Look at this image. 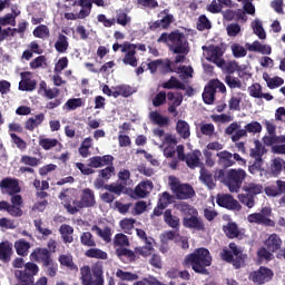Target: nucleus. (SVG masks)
<instances>
[{"label":"nucleus","instance_id":"nucleus-18","mask_svg":"<svg viewBox=\"0 0 285 285\" xmlns=\"http://www.w3.org/2000/svg\"><path fill=\"white\" fill-rule=\"evenodd\" d=\"M38 95L46 97V99H57V97L61 95V90L57 87L48 88L46 80H41L38 88Z\"/></svg>","mask_w":285,"mask_h":285},{"label":"nucleus","instance_id":"nucleus-44","mask_svg":"<svg viewBox=\"0 0 285 285\" xmlns=\"http://www.w3.org/2000/svg\"><path fill=\"white\" fill-rule=\"evenodd\" d=\"M215 95H217L215 89L213 87H210L209 83H207V86H205V89H204V92H203L204 104H206L207 106L213 105L214 101H215Z\"/></svg>","mask_w":285,"mask_h":285},{"label":"nucleus","instance_id":"nucleus-53","mask_svg":"<svg viewBox=\"0 0 285 285\" xmlns=\"http://www.w3.org/2000/svg\"><path fill=\"white\" fill-rule=\"evenodd\" d=\"M65 208L69 213V215H77L81 208H86L82 200H73L72 205L70 203L65 204Z\"/></svg>","mask_w":285,"mask_h":285},{"label":"nucleus","instance_id":"nucleus-9","mask_svg":"<svg viewBox=\"0 0 285 285\" xmlns=\"http://www.w3.org/2000/svg\"><path fill=\"white\" fill-rule=\"evenodd\" d=\"M202 50L206 52L207 61H210L212 63H215L218 68H224L226 66V60H224V51L222 50V47L209 45V46H203Z\"/></svg>","mask_w":285,"mask_h":285},{"label":"nucleus","instance_id":"nucleus-28","mask_svg":"<svg viewBox=\"0 0 285 285\" xmlns=\"http://www.w3.org/2000/svg\"><path fill=\"white\" fill-rule=\"evenodd\" d=\"M91 230L92 233H96L100 239L106 242V244H110V242H112V228L109 226H106L104 229H101L99 226L94 225Z\"/></svg>","mask_w":285,"mask_h":285},{"label":"nucleus","instance_id":"nucleus-27","mask_svg":"<svg viewBox=\"0 0 285 285\" xmlns=\"http://www.w3.org/2000/svg\"><path fill=\"white\" fill-rule=\"evenodd\" d=\"M183 225L185 228H194L195 230H204L205 228L204 222L197 216L185 217Z\"/></svg>","mask_w":285,"mask_h":285},{"label":"nucleus","instance_id":"nucleus-14","mask_svg":"<svg viewBox=\"0 0 285 285\" xmlns=\"http://www.w3.org/2000/svg\"><path fill=\"white\" fill-rule=\"evenodd\" d=\"M229 252L233 254L234 268L239 269L242 266H246V259H248V254L244 253L242 247L237 246L235 243H229Z\"/></svg>","mask_w":285,"mask_h":285},{"label":"nucleus","instance_id":"nucleus-13","mask_svg":"<svg viewBox=\"0 0 285 285\" xmlns=\"http://www.w3.org/2000/svg\"><path fill=\"white\" fill-rule=\"evenodd\" d=\"M21 80L18 86V90L22 92H33L37 90V80L32 79V73L30 71L20 72Z\"/></svg>","mask_w":285,"mask_h":285},{"label":"nucleus","instance_id":"nucleus-41","mask_svg":"<svg viewBox=\"0 0 285 285\" xmlns=\"http://www.w3.org/2000/svg\"><path fill=\"white\" fill-rule=\"evenodd\" d=\"M244 193L252 197H257V195H262V190H264V186L255 183H249L243 187Z\"/></svg>","mask_w":285,"mask_h":285},{"label":"nucleus","instance_id":"nucleus-7","mask_svg":"<svg viewBox=\"0 0 285 285\" xmlns=\"http://www.w3.org/2000/svg\"><path fill=\"white\" fill-rule=\"evenodd\" d=\"M216 157L218 158L217 164L223 168V170H227L226 168L235 166L236 161H238L240 166H244V164H246V160L242 158L239 154H233L228 150L218 151L216 154Z\"/></svg>","mask_w":285,"mask_h":285},{"label":"nucleus","instance_id":"nucleus-38","mask_svg":"<svg viewBox=\"0 0 285 285\" xmlns=\"http://www.w3.org/2000/svg\"><path fill=\"white\" fill-rule=\"evenodd\" d=\"M68 48H70V43L68 42V37H66V35L63 33H59L58 40L55 43V49L60 55H63L65 52L68 51Z\"/></svg>","mask_w":285,"mask_h":285},{"label":"nucleus","instance_id":"nucleus-45","mask_svg":"<svg viewBox=\"0 0 285 285\" xmlns=\"http://www.w3.org/2000/svg\"><path fill=\"white\" fill-rule=\"evenodd\" d=\"M150 120L156 124V126H168V124H170V119L168 117H164L161 116V114H159L158 111H151L149 114Z\"/></svg>","mask_w":285,"mask_h":285},{"label":"nucleus","instance_id":"nucleus-6","mask_svg":"<svg viewBox=\"0 0 285 285\" xmlns=\"http://www.w3.org/2000/svg\"><path fill=\"white\" fill-rule=\"evenodd\" d=\"M271 215H273V209L271 207H263L259 213L249 214L247 222L258 226L275 228V220L271 219Z\"/></svg>","mask_w":285,"mask_h":285},{"label":"nucleus","instance_id":"nucleus-35","mask_svg":"<svg viewBox=\"0 0 285 285\" xmlns=\"http://www.w3.org/2000/svg\"><path fill=\"white\" fill-rule=\"evenodd\" d=\"M114 90V98L117 99L118 97H125V99H128V97H131L134 95L135 90H132V87L128 85H120L117 87H112Z\"/></svg>","mask_w":285,"mask_h":285},{"label":"nucleus","instance_id":"nucleus-12","mask_svg":"<svg viewBox=\"0 0 285 285\" xmlns=\"http://www.w3.org/2000/svg\"><path fill=\"white\" fill-rule=\"evenodd\" d=\"M274 275L275 273H273V269L261 266L256 272H253L249 277L254 284L262 285L266 284V282H271Z\"/></svg>","mask_w":285,"mask_h":285},{"label":"nucleus","instance_id":"nucleus-61","mask_svg":"<svg viewBox=\"0 0 285 285\" xmlns=\"http://www.w3.org/2000/svg\"><path fill=\"white\" fill-rule=\"evenodd\" d=\"M238 199L240 204L247 206V208H253L255 206V197L250 196L249 194H240L238 195Z\"/></svg>","mask_w":285,"mask_h":285},{"label":"nucleus","instance_id":"nucleus-40","mask_svg":"<svg viewBox=\"0 0 285 285\" xmlns=\"http://www.w3.org/2000/svg\"><path fill=\"white\" fill-rule=\"evenodd\" d=\"M176 131L183 139H188V137H190V125H188L186 120H178Z\"/></svg>","mask_w":285,"mask_h":285},{"label":"nucleus","instance_id":"nucleus-10","mask_svg":"<svg viewBox=\"0 0 285 285\" xmlns=\"http://www.w3.org/2000/svg\"><path fill=\"white\" fill-rule=\"evenodd\" d=\"M216 204L220 206V208L234 210L235 213H239V210H242V204H239V200L235 199L230 194H218L216 197Z\"/></svg>","mask_w":285,"mask_h":285},{"label":"nucleus","instance_id":"nucleus-46","mask_svg":"<svg viewBox=\"0 0 285 285\" xmlns=\"http://www.w3.org/2000/svg\"><path fill=\"white\" fill-rule=\"evenodd\" d=\"M85 255L90 259H108V253L99 248H89L85 252Z\"/></svg>","mask_w":285,"mask_h":285},{"label":"nucleus","instance_id":"nucleus-17","mask_svg":"<svg viewBox=\"0 0 285 285\" xmlns=\"http://www.w3.org/2000/svg\"><path fill=\"white\" fill-rule=\"evenodd\" d=\"M112 161H115V157L112 155L94 156L89 158L88 167L104 168V166H112Z\"/></svg>","mask_w":285,"mask_h":285},{"label":"nucleus","instance_id":"nucleus-3","mask_svg":"<svg viewBox=\"0 0 285 285\" xmlns=\"http://www.w3.org/2000/svg\"><path fill=\"white\" fill-rule=\"evenodd\" d=\"M80 279L82 285H104V263L96 262L90 266L85 265L80 268Z\"/></svg>","mask_w":285,"mask_h":285},{"label":"nucleus","instance_id":"nucleus-31","mask_svg":"<svg viewBox=\"0 0 285 285\" xmlns=\"http://www.w3.org/2000/svg\"><path fill=\"white\" fill-rule=\"evenodd\" d=\"M116 255L120 259H128L131 264L137 262V253L135 249H129L126 247L116 248Z\"/></svg>","mask_w":285,"mask_h":285},{"label":"nucleus","instance_id":"nucleus-59","mask_svg":"<svg viewBox=\"0 0 285 285\" xmlns=\"http://www.w3.org/2000/svg\"><path fill=\"white\" fill-rule=\"evenodd\" d=\"M114 175H115V166H112V163H111V165H107L105 169L99 170L98 177L100 179H105V181H108V179H110V177H112Z\"/></svg>","mask_w":285,"mask_h":285},{"label":"nucleus","instance_id":"nucleus-42","mask_svg":"<svg viewBox=\"0 0 285 285\" xmlns=\"http://www.w3.org/2000/svg\"><path fill=\"white\" fill-rule=\"evenodd\" d=\"M116 277H118V279L121 282H137V279H139V275L131 272H126L121 268L116 271Z\"/></svg>","mask_w":285,"mask_h":285},{"label":"nucleus","instance_id":"nucleus-56","mask_svg":"<svg viewBox=\"0 0 285 285\" xmlns=\"http://www.w3.org/2000/svg\"><path fill=\"white\" fill-rule=\"evenodd\" d=\"M33 37L37 39H46V37H50V29L46 24H40L33 30Z\"/></svg>","mask_w":285,"mask_h":285},{"label":"nucleus","instance_id":"nucleus-11","mask_svg":"<svg viewBox=\"0 0 285 285\" xmlns=\"http://www.w3.org/2000/svg\"><path fill=\"white\" fill-rule=\"evenodd\" d=\"M170 186L177 199H193V197H195V189L188 184L181 185L177 181H173Z\"/></svg>","mask_w":285,"mask_h":285},{"label":"nucleus","instance_id":"nucleus-52","mask_svg":"<svg viewBox=\"0 0 285 285\" xmlns=\"http://www.w3.org/2000/svg\"><path fill=\"white\" fill-rule=\"evenodd\" d=\"M145 244L146 245L142 247H135V253L141 257H150V255H153V250H155L153 247V242H147Z\"/></svg>","mask_w":285,"mask_h":285},{"label":"nucleus","instance_id":"nucleus-15","mask_svg":"<svg viewBox=\"0 0 285 285\" xmlns=\"http://www.w3.org/2000/svg\"><path fill=\"white\" fill-rule=\"evenodd\" d=\"M31 259L33 262H38V264H42V266H46V264H50V262H53L55 259L52 258V252L48 248H41L38 247L36 248L31 254H30Z\"/></svg>","mask_w":285,"mask_h":285},{"label":"nucleus","instance_id":"nucleus-19","mask_svg":"<svg viewBox=\"0 0 285 285\" xmlns=\"http://www.w3.org/2000/svg\"><path fill=\"white\" fill-rule=\"evenodd\" d=\"M12 255H14V250L12 249V243L8 240H3L0 243V262L3 264H10L12 259Z\"/></svg>","mask_w":285,"mask_h":285},{"label":"nucleus","instance_id":"nucleus-24","mask_svg":"<svg viewBox=\"0 0 285 285\" xmlns=\"http://www.w3.org/2000/svg\"><path fill=\"white\" fill-rule=\"evenodd\" d=\"M46 120V115L38 114L31 118H28L24 122V130H29V132H35V128H39L41 124Z\"/></svg>","mask_w":285,"mask_h":285},{"label":"nucleus","instance_id":"nucleus-57","mask_svg":"<svg viewBox=\"0 0 285 285\" xmlns=\"http://www.w3.org/2000/svg\"><path fill=\"white\" fill-rule=\"evenodd\" d=\"M42 268H45L46 275H48V277H57V271H59V265L55 261H51L46 265H42Z\"/></svg>","mask_w":285,"mask_h":285},{"label":"nucleus","instance_id":"nucleus-39","mask_svg":"<svg viewBox=\"0 0 285 285\" xmlns=\"http://www.w3.org/2000/svg\"><path fill=\"white\" fill-rule=\"evenodd\" d=\"M170 10L165 9L163 11H160V13L158 14V17H161V14H165L161 19H160V24L163 30H168L170 28V24L175 22V16H173V13H169Z\"/></svg>","mask_w":285,"mask_h":285},{"label":"nucleus","instance_id":"nucleus-5","mask_svg":"<svg viewBox=\"0 0 285 285\" xmlns=\"http://www.w3.org/2000/svg\"><path fill=\"white\" fill-rule=\"evenodd\" d=\"M39 273V266L35 263H27L24 269H18L14 272V275L18 279L16 285H32L35 284V275Z\"/></svg>","mask_w":285,"mask_h":285},{"label":"nucleus","instance_id":"nucleus-47","mask_svg":"<svg viewBox=\"0 0 285 285\" xmlns=\"http://www.w3.org/2000/svg\"><path fill=\"white\" fill-rule=\"evenodd\" d=\"M127 246H130L128 236L122 233L116 234L114 237V248H126Z\"/></svg>","mask_w":285,"mask_h":285},{"label":"nucleus","instance_id":"nucleus-2","mask_svg":"<svg viewBox=\"0 0 285 285\" xmlns=\"http://www.w3.org/2000/svg\"><path fill=\"white\" fill-rule=\"evenodd\" d=\"M215 181H220L228 187L229 193H239L244 180L246 179V170L238 169H216L214 173Z\"/></svg>","mask_w":285,"mask_h":285},{"label":"nucleus","instance_id":"nucleus-16","mask_svg":"<svg viewBox=\"0 0 285 285\" xmlns=\"http://www.w3.org/2000/svg\"><path fill=\"white\" fill-rule=\"evenodd\" d=\"M0 188L6 190L7 195H18L21 193L19 180L17 178L7 177L0 181Z\"/></svg>","mask_w":285,"mask_h":285},{"label":"nucleus","instance_id":"nucleus-26","mask_svg":"<svg viewBox=\"0 0 285 285\" xmlns=\"http://www.w3.org/2000/svg\"><path fill=\"white\" fill-rule=\"evenodd\" d=\"M223 232L228 239H237V237L242 236V232L235 222H228L226 225H224Z\"/></svg>","mask_w":285,"mask_h":285},{"label":"nucleus","instance_id":"nucleus-64","mask_svg":"<svg viewBox=\"0 0 285 285\" xmlns=\"http://www.w3.org/2000/svg\"><path fill=\"white\" fill-rule=\"evenodd\" d=\"M242 94H238L237 96H232L228 105L229 110H240L239 105L242 104Z\"/></svg>","mask_w":285,"mask_h":285},{"label":"nucleus","instance_id":"nucleus-21","mask_svg":"<svg viewBox=\"0 0 285 285\" xmlns=\"http://www.w3.org/2000/svg\"><path fill=\"white\" fill-rule=\"evenodd\" d=\"M153 188H155L153 180H145L135 187V195L139 197V199H146Z\"/></svg>","mask_w":285,"mask_h":285},{"label":"nucleus","instance_id":"nucleus-50","mask_svg":"<svg viewBox=\"0 0 285 285\" xmlns=\"http://www.w3.org/2000/svg\"><path fill=\"white\" fill-rule=\"evenodd\" d=\"M125 189H126V183H120V184L111 183L105 186V190H108V193H111L117 197H119Z\"/></svg>","mask_w":285,"mask_h":285},{"label":"nucleus","instance_id":"nucleus-36","mask_svg":"<svg viewBox=\"0 0 285 285\" xmlns=\"http://www.w3.org/2000/svg\"><path fill=\"white\" fill-rule=\"evenodd\" d=\"M199 180L202 184H205L209 190H213L215 188V180L213 179V174L206 169V167L200 168V176Z\"/></svg>","mask_w":285,"mask_h":285},{"label":"nucleus","instance_id":"nucleus-60","mask_svg":"<svg viewBox=\"0 0 285 285\" xmlns=\"http://www.w3.org/2000/svg\"><path fill=\"white\" fill-rule=\"evenodd\" d=\"M252 28L254 30V35L258 36V39H266V31H264V27L262 26V21L255 20L252 23Z\"/></svg>","mask_w":285,"mask_h":285},{"label":"nucleus","instance_id":"nucleus-63","mask_svg":"<svg viewBox=\"0 0 285 285\" xmlns=\"http://www.w3.org/2000/svg\"><path fill=\"white\" fill-rule=\"evenodd\" d=\"M245 130L249 134L257 135L262 132V124L258 121H252L245 126Z\"/></svg>","mask_w":285,"mask_h":285},{"label":"nucleus","instance_id":"nucleus-55","mask_svg":"<svg viewBox=\"0 0 285 285\" xmlns=\"http://www.w3.org/2000/svg\"><path fill=\"white\" fill-rule=\"evenodd\" d=\"M230 49L235 59H242L246 57V55H248V51H246V48H244V46L239 43H233L230 46Z\"/></svg>","mask_w":285,"mask_h":285},{"label":"nucleus","instance_id":"nucleus-51","mask_svg":"<svg viewBox=\"0 0 285 285\" xmlns=\"http://www.w3.org/2000/svg\"><path fill=\"white\" fill-rule=\"evenodd\" d=\"M186 164L188 168H204V163L199 161V156L195 153L187 155Z\"/></svg>","mask_w":285,"mask_h":285},{"label":"nucleus","instance_id":"nucleus-58","mask_svg":"<svg viewBox=\"0 0 285 285\" xmlns=\"http://www.w3.org/2000/svg\"><path fill=\"white\" fill-rule=\"evenodd\" d=\"M116 23H118V26L126 27L127 23H130V17H128V13H126L124 10H117Z\"/></svg>","mask_w":285,"mask_h":285},{"label":"nucleus","instance_id":"nucleus-20","mask_svg":"<svg viewBox=\"0 0 285 285\" xmlns=\"http://www.w3.org/2000/svg\"><path fill=\"white\" fill-rule=\"evenodd\" d=\"M284 168L285 160L281 157H275L271 160L269 167L267 168V173L272 175V177H278L282 175Z\"/></svg>","mask_w":285,"mask_h":285},{"label":"nucleus","instance_id":"nucleus-54","mask_svg":"<svg viewBox=\"0 0 285 285\" xmlns=\"http://www.w3.org/2000/svg\"><path fill=\"white\" fill-rule=\"evenodd\" d=\"M210 28H213V24L210 23L208 17H206V14L199 16L197 21V30H199V32H204V30H210Z\"/></svg>","mask_w":285,"mask_h":285},{"label":"nucleus","instance_id":"nucleus-34","mask_svg":"<svg viewBox=\"0 0 285 285\" xmlns=\"http://www.w3.org/2000/svg\"><path fill=\"white\" fill-rule=\"evenodd\" d=\"M59 233L65 244H72L75 242V237H72V233H75V228L72 226L68 224H62L59 228Z\"/></svg>","mask_w":285,"mask_h":285},{"label":"nucleus","instance_id":"nucleus-37","mask_svg":"<svg viewBox=\"0 0 285 285\" xmlns=\"http://www.w3.org/2000/svg\"><path fill=\"white\" fill-rule=\"evenodd\" d=\"M164 222L169 228H179V217L173 215V209H166L164 212Z\"/></svg>","mask_w":285,"mask_h":285},{"label":"nucleus","instance_id":"nucleus-8","mask_svg":"<svg viewBox=\"0 0 285 285\" xmlns=\"http://www.w3.org/2000/svg\"><path fill=\"white\" fill-rule=\"evenodd\" d=\"M169 49L174 55H188V52H190V47L188 46L186 35L176 30V33L171 36Z\"/></svg>","mask_w":285,"mask_h":285},{"label":"nucleus","instance_id":"nucleus-32","mask_svg":"<svg viewBox=\"0 0 285 285\" xmlns=\"http://www.w3.org/2000/svg\"><path fill=\"white\" fill-rule=\"evenodd\" d=\"M72 6H79L82 8L79 11V17L85 18L90 17V12H92V1L91 0H75Z\"/></svg>","mask_w":285,"mask_h":285},{"label":"nucleus","instance_id":"nucleus-30","mask_svg":"<svg viewBox=\"0 0 285 285\" xmlns=\"http://www.w3.org/2000/svg\"><path fill=\"white\" fill-rule=\"evenodd\" d=\"M265 193L267 197H279V195H285V181L277 180L276 187L275 186L266 187Z\"/></svg>","mask_w":285,"mask_h":285},{"label":"nucleus","instance_id":"nucleus-48","mask_svg":"<svg viewBox=\"0 0 285 285\" xmlns=\"http://www.w3.org/2000/svg\"><path fill=\"white\" fill-rule=\"evenodd\" d=\"M39 146H41L43 150H52V148H57V146H61V144L57 138H40Z\"/></svg>","mask_w":285,"mask_h":285},{"label":"nucleus","instance_id":"nucleus-22","mask_svg":"<svg viewBox=\"0 0 285 285\" xmlns=\"http://www.w3.org/2000/svg\"><path fill=\"white\" fill-rule=\"evenodd\" d=\"M80 199L85 208H94L97 205V199L95 198V191L90 188L82 189Z\"/></svg>","mask_w":285,"mask_h":285},{"label":"nucleus","instance_id":"nucleus-25","mask_svg":"<svg viewBox=\"0 0 285 285\" xmlns=\"http://www.w3.org/2000/svg\"><path fill=\"white\" fill-rule=\"evenodd\" d=\"M246 50L249 52H259L261 55H271V46L262 45L259 40H255L253 43L245 45Z\"/></svg>","mask_w":285,"mask_h":285},{"label":"nucleus","instance_id":"nucleus-43","mask_svg":"<svg viewBox=\"0 0 285 285\" xmlns=\"http://www.w3.org/2000/svg\"><path fill=\"white\" fill-rule=\"evenodd\" d=\"M163 88H165L166 90H173V88H176V90H186V85L178 81L175 76H171L168 81L163 83Z\"/></svg>","mask_w":285,"mask_h":285},{"label":"nucleus","instance_id":"nucleus-1","mask_svg":"<svg viewBox=\"0 0 285 285\" xmlns=\"http://www.w3.org/2000/svg\"><path fill=\"white\" fill-rule=\"evenodd\" d=\"M213 265V256L206 247L196 248L185 256L181 262L184 268H191L197 275H210L208 267Z\"/></svg>","mask_w":285,"mask_h":285},{"label":"nucleus","instance_id":"nucleus-4","mask_svg":"<svg viewBox=\"0 0 285 285\" xmlns=\"http://www.w3.org/2000/svg\"><path fill=\"white\" fill-rule=\"evenodd\" d=\"M283 244L284 242L282 240V237H279V235H277L276 233L271 234L264 242L265 247H261L257 250L258 259H265V262L273 261L275 258L273 254L282 250Z\"/></svg>","mask_w":285,"mask_h":285},{"label":"nucleus","instance_id":"nucleus-62","mask_svg":"<svg viewBox=\"0 0 285 285\" xmlns=\"http://www.w3.org/2000/svg\"><path fill=\"white\" fill-rule=\"evenodd\" d=\"M66 106L68 110H77V108L83 106V100L81 98H70L67 100Z\"/></svg>","mask_w":285,"mask_h":285},{"label":"nucleus","instance_id":"nucleus-49","mask_svg":"<svg viewBox=\"0 0 285 285\" xmlns=\"http://www.w3.org/2000/svg\"><path fill=\"white\" fill-rule=\"evenodd\" d=\"M80 243L82 246H87L88 248H95V246H97L95 236H92L90 232H85L80 235Z\"/></svg>","mask_w":285,"mask_h":285},{"label":"nucleus","instance_id":"nucleus-29","mask_svg":"<svg viewBox=\"0 0 285 285\" xmlns=\"http://www.w3.org/2000/svg\"><path fill=\"white\" fill-rule=\"evenodd\" d=\"M13 248L20 257H28V253H30V242L26 240V238H20L14 242Z\"/></svg>","mask_w":285,"mask_h":285},{"label":"nucleus","instance_id":"nucleus-33","mask_svg":"<svg viewBox=\"0 0 285 285\" xmlns=\"http://www.w3.org/2000/svg\"><path fill=\"white\" fill-rule=\"evenodd\" d=\"M58 262L61 266H65V268H68V271H71L72 273H79V267L75 264V261L72 259V255H66L61 254L58 257Z\"/></svg>","mask_w":285,"mask_h":285},{"label":"nucleus","instance_id":"nucleus-23","mask_svg":"<svg viewBox=\"0 0 285 285\" xmlns=\"http://www.w3.org/2000/svg\"><path fill=\"white\" fill-rule=\"evenodd\" d=\"M131 47L125 51V57L122 58V63L125 66H131V68H137L139 59H137V50H135V43L130 45Z\"/></svg>","mask_w":285,"mask_h":285}]
</instances>
